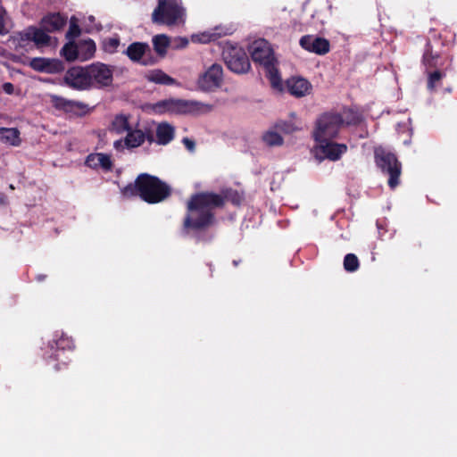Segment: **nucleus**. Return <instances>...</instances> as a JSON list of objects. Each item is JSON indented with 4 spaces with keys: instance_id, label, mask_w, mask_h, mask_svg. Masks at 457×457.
Masks as SVG:
<instances>
[{
    "instance_id": "nucleus-36",
    "label": "nucleus",
    "mask_w": 457,
    "mask_h": 457,
    "mask_svg": "<svg viewBox=\"0 0 457 457\" xmlns=\"http://www.w3.org/2000/svg\"><path fill=\"white\" fill-rule=\"evenodd\" d=\"M97 155L98 167H101L107 171L111 170L113 165L111 156L104 153H97Z\"/></svg>"
},
{
    "instance_id": "nucleus-17",
    "label": "nucleus",
    "mask_w": 457,
    "mask_h": 457,
    "mask_svg": "<svg viewBox=\"0 0 457 457\" xmlns=\"http://www.w3.org/2000/svg\"><path fill=\"white\" fill-rule=\"evenodd\" d=\"M319 143V151L325 158L330 161H337L347 151L345 144L332 142L330 139L316 140Z\"/></svg>"
},
{
    "instance_id": "nucleus-29",
    "label": "nucleus",
    "mask_w": 457,
    "mask_h": 457,
    "mask_svg": "<svg viewBox=\"0 0 457 457\" xmlns=\"http://www.w3.org/2000/svg\"><path fill=\"white\" fill-rule=\"evenodd\" d=\"M61 54L68 62L79 60V49L77 44L73 41L66 43L61 50Z\"/></svg>"
},
{
    "instance_id": "nucleus-5",
    "label": "nucleus",
    "mask_w": 457,
    "mask_h": 457,
    "mask_svg": "<svg viewBox=\"0 0 457 457\" xmlns=\"http://www.w3.org/2000/svg\"><path fill=\"white\" fill-rule=\"evenodd\" d=\"M75 345L73 339L64 333L56 332L52 341L48 343V351L46 352V359L56 361L54 368L55 370H61L66 367L70 361L67 352L73 351Z\"/></svg>"
},
{
    "instance_id": "nucleus-26",
    "label": "nucleus",
    "mask_w": 457,
    "mask_h": 457,
    "mask_svg": "<svg viewBox=\"0 0 457 457\" xmlns=\"http://www.w3.org/2000/svg\"><path fill=\"white\" fill-rule=\"evenodd\" d=\"M428 73L427 87L429 91H435L441 80L446 76L445 70L426 71Z\"/></svg>"
},
{
    "instance_id": "nucleus-25",
    "label": "nucleus",
    "mask_w": 457,
    "mask_h": 457,
    "mask_svg": "<svg viewBox=\"0 0 457 457\" xmlns=\"http://www.w3.org/2000/svg\"><path fill=\"white\" fill-rule=\"evenodd\" d=\"M146 79L150 82H154L155 84L160 85H174L177 83L175 79L171 78L162 70L152 71L146 76Z\"/></svg>"
},
{
    "instance_id": "nucleus-40",
    "label": "nucleus",
    "mask_w": 457,
    "mask_h": 457,
    "mask_svg": "<svg viewBox=\"0 0 457 457\" xmlns=\"http://www.w3.org/2000/svg\"><path fill=\"white\" fill-rule=\"evenodd\" d=\"M80 32H81V30L78 24L71 23L69 30L66 34V37H70V38H74V37H79L80 35Z\"/></svg>"
},
{
    "instance_id": "nucleus-10",
    "label": "nucleus",
    "mask_w": 457,
    "mask_h": 457,
    "mask_svg": "<svg viewBox=\"0 0 457 457\" xmlns=\"http://www.w3.org/2000/svg\"><path fill=\"white\" fill-rule=\"evenodd\" d=\"M60 85L76 91L90 90L87 66H73L69 68L65 71Z\"/></svg>"
},
{
    "instance_id": "nucleus-7",
    "label": "nucleus",
    "mask_w": 457,
    "mask_h": 457,
    "mask_svg": "<svg viewBox=\"0 0 457 457\" xmlns=\"http://www.w3.org/2000/svg\"><path fill=\"white\" fill-rule=\"evenodd\" d=\"M153 112L156 114H188L198 110V103L195 101L169 98L161 100L151 105Z\"/></svg>"
},
{
    "instance_id": "nucleus-32",
    "label": "nucleus",
    "mask_w": 457,
    "mask_h": 457,
    "mask_svg": "<svg viewBox=\"0 0 457 457\" xmlns=\"http://www.w3.org/2000/svg\"><path fill=\"white\" fill-rule=\"evenodd\" d=\"M33 42L37 45H47L50 42V37L46 31L41 27V29L32 26Z\"/></svg>"
},
{
    "instance_id": "nucleus-24",
    "label": "nucleus",
    "mask_w": 457,
    "mask_h": 457,
    "mask_svg": "<svg viewBox=\"0 0 457 457\" xmlns=\"http://www.w3.org/2000/svg\"><path fill=\"white\" fill-rule=\"evenodd\" d=\"M145 141V137L144 136V131L141 129H129L127 132V136L125 137V145L128 148H136L144 144Z\"/></svg>"
},
{
    "instance_id": "nucleus-27",
    "label": "nucleus",
    "mask_w": 457,
    "mask_h": 457,
    "mask_svg": "<svg viewBox=\"0 0 457 457\" xmlns=\"http://www.w3.org/2000/svg\"><path fill=\"white\" fill-rule=\"evenodd\" d=\"M130 126L128 116L124 114H118L113 118L110 129L117 134H123L128 132Z\"/></svg>"
},
{
    "instance_id": "nucleus-41",
    "label": "nucleus",
    "mask_w": 457,
    "mask_h": 457,
    "mask_svg": "<svg viewBox=\"0 0 457 457\" xmlns=\"http://www.w3.org/2000/svg\"><path fill=\"white\" fill-rule=\"evenodd\" d=\"M225 35V33H223ZM222 36V33L220 32H214L212 34H203L202 37L200 38V41L203 43H207L211 40H215L218 37H220Z\"/></svg>"
},
{
    "instance_id": "nucleus-31",
    "label": "nucleus",
    "mask_w": 457,
    "mask_h": 457,
    "mask_svg": "<svg viewBox=\"0 0 457 457\" xmlns=\"http://www.w3.org/2000/svg\"><path fill=\"white\" fill-rule=\"evenodd\" d=\"M262 140L269 146H279L284 142L280 134L273 130H269L264 133L262 136Z\"/></svg>"
},
{
    "instance_id": "nucleus-44",
    "label": "nucleus",
    "mask_w": 457,
    "mask_h": 457,
    "mask_svg": "<svg viewBox=\"0 0 457 457\" xmlns=\"http://www.w3.org/2000/svg\"><path fill=\"white\" fill-rule=\"evenodd\" d=\"M144 136L145 137V140H147L149 144H152L154 141L156 142V140L154 139V135L150 129L144 131Z\"/></svg>"
},
{
    "instance_id": "nucleus-33",
    "label": "nucleus",
    "mask_w": 457,
    "mask_h": 457,
    "mask_svg": "<svg viewBox=\"0 0 457 457\" xmlns=\"http://www.w3.org/2000/svg\"><path fill=\"white\" fill-rule=\"evenodd\" d=\"M360 267L358 257L354 253H347L344 258V268L348 272H354Z\"/></svg>"
},
{
    "instance_id": "nucleus-20",
    "label": "nucleus",
    "mask_w": 457,
    "mask_h": 457,
    "mask_svg": "<svg viewBox=\"0 0 457 457\" xmlns=\"http://www.w3.org/2000/svg\"><path fill=\"white\" fill-rule=\"evenodd\" d=\"M66 24L65 19L60 13H51L45 16L40 22L46 32L60 30Z\"/></svg>"
},
{
    "instance_id": "nucleus-37",
    "label": "nucleus",
    "mask_w": 457,
    "mask_h": 457,
    "mask_svg": "<svg viewBox=\"0 0 457 457\" xmlns=\"http://www.w3.org/2000/svg\"><path fill=\"white\" fill-rule=\"evenodd\" d=\"M270 72V79L273 87H281V79L278 73V71L274 69L273 65L270 68H267Z\"/></svg>"
},
{
    "instance_id": "nucleus-6",
    "label": "nucleus",
    "mask_w": 457,
    "mask_h": 457,
    "mask_svg": "<svg viewBox=\"0 0 457 457\" xmlns=\"http://www.w3.org/2000/svg\"><path fill=\"white\" fill-rule=\"evenodd\" d=\"M223 60L231 71L245 74L249 71L251 63L245 51L237 46L228 44L222 51Z\"/></svg>"
},
{
    "instance_id": "nucleus-30",
    "label": "nucleus",
    "mask_w": 457,
    "mask_h": 457,
    "mask_svg": "<svg viewBox=\"0 0 457 457\" xmlns=\"http://www.w3.org/2000/svg\"><path fill=\"white\" fill-rule=\"evenodd\" d=\"M32 31V26H29L23 31L17 32L12 37L17 42V46L25 47L29 42H33Z\"/></svg>"
},
{
    "instance_id": "nucleus-50",
    "label": "nucleus",
    "mask_w": 457,
    "mask_h": 457,
    "mask_svg": "<svg viewBox=\"0 0 457 457\" xmlns=\"http://www.w3.org/2000/svg\"><path fill=\"white\" fill-rule=\"evenodd\" d=\"M436 41L437 43H440L442 46H444V44L440 42V39H439V38H436Z\"/></svg>"
},
{
    "instance_id": "nucleus-14",
    "label": "nucleus",
    "mask_w": 457,
    "mask_h": 457,
    "mask_svg": "<svg viewBox=\"0 0 457 457\" xmlns=\"http://www.w3.org/2000/svg\"><path fill=\"white\" fill-rule=\"evenodd\" d=\"M223 80V69L220 64L213 63L199 78L198 86L204 91H212L219 87Z\"/></svg>"
},
{
    "instance_id": "nucleus-3",
    "label": "nucleus",
    "mask_w": 457,
    "mask_h": 457,
    "mask_svg": "<svg viewBox=\"0 0 457 457\" xmlns=\"http://www.w3.org/2000/svg\"><path fill=\"white\" fill-rule=\"evenodd\" d=\"M157 6L152 12V21L168 27L185 22L186 9L181 0H157Z\"/></svg>"
},
{
    "instance_id": "nucleus-2",
    "label": "nucleus",
    "mask_w": 457,
    "mask_h": 457,
    "mask_svg": "<svg viewBox=\"0 0 457 457\" xmlns=\"http://www.w3.org/2000/svg\"><path fill=\"white\" fill-rule=\"evenodd\" d=\"M121 194L127 198L139 196L145 203L154 204L167 199L171 195V188L158 177L141 173L134 183L121 188Z\"/></svg>"
},
{
    "instance_id": "nucleus-8",
    "label": "nucleus",
    "mask_w": 457,
    "mask_h": 457,
    "mask_svg": "<svg viewBox=\"0 0 457 457\" xmlns=\"http://www.w3.org/2000/svg\"><path fill=\"white\" fill-rule=\"evenodd\" d=\"M344 124V120L339 113H324L318 121L314 131L315 140L332 139L336 137Z\"/></svg>"
},
{
    "instance_id": "nucleus-11",
    "label": "nucleus",
    "mask_w": 457,
    "mask_h": 457,
    "mask_svg": "<svg viewBox=\"0 0 457 457\" xmlns=\"http://www.w3.org/2000/svg\"><path fill=\"white\" fill-rule=\"evenodd\" d=\"M124 53L131 62L143 66H152L158 62V58L145 42H133L129 45Z\"/></svg>"
},
{
    "instance_id": "nucleus-39",
    "label": "nucleus",
    "mask_w": 457,
    "mask_h": 457,
    "mask_svg": "<svg viewBox=\"0 0 457 457\" xmlns=\"http://www.w3.org/2000/svg\"><path fill=\"white\" fill-rule=\"evenodd\" d=\"M97 153L88 154L86 158L85 164L92 169L99 168L97 163Z\"/></svg>"
},
{
    "instance_id": "nucleus-18",
    "label": "nucleus",
    "mask_w": 457,
    "mask_h": 457,
    "mask_svg": "<svg viewBox=\"0 0 457 457\" xmlns=\"http://www.w3.org/2000/svg\"><path fill=\"white\" fill-rule=\"evenodd\" d=\"M443 55L440 51L435 50L434 46L430 40L426 43L425 50L422 55V63L426 71L432 69L440 70L439 67L444 65Z\"/></svg>"
},
{
    "instance_id": "nucleus-43",
    "label": "nucleus",
    "mask_w": 457,
    "mask_h": 457,
    "mask_svg": "<svg viewBox=\"0 0 457 457\" xmlns=\"http://www.w3.org/2000/svg\"><path fill=\"white\" fill-rule=\"evenodd\" d=\"M183 143L184 145H186V147L189 150V151H193L195 149V144L193 140L187 138V137H185L183 138Z\"/></svg>"
},
{
    "instance_id": "nucleus-38",
    "label": "nucleus",
    "mask_w": 457,
    "mask_h": 457,
    "mask_svg": "<svg viewBox=\"0 0 457 457\" xmlns=\"http://www.w3.org/2000/svg\"><path fill=\"white\" fill-rule=\"evenodd\" d=\"M276 129L286 134H290L296 129L291 121H279L276 124Z\"/></svg>"
},
{
    "instance_id": "nucleus-23",
    "label": "nucleus",
    "mask_w": 457,
    "mask_h": 457,
    "mask_svg": "<svg viewBox=\"0 0 457 457\" xmlns=\"http://www.w3.org/2000/svg\"><path fill=\"white\" fill-rule=\"evenodd\" d=\"M79 60L87 61L92 58L96 53V44L93 39L79 41L78 44Z\"/></svg>"
},
{
    "instance_id": "nucleus-42",
    "label": "nucleus",
    "mask_w": 457,
    "mask_h": 457,
    "mask_svg": "<svg viewBox=\"0 0 457 457\" xmlns=\"http://www.w3.org/2000/svg\"><path fill=\"white\" fill-rule=\"evenodd\" d=\"M3 90L7 95H12L14 92V86L11 82H5L3 84Z\"/></svg>"
},
{
    "instance_id": "nucleus-46",
    "label": "nucleus",
    "mask_w": 457,
    "mask_h": 457,
    "mask_svg": "<svg viewBox=\"0 0 457 457\" xmlns=\"http://www.w3.org/2000/svg\"><path fill=\"white\" fill-rule=\"evenodd\" d=\"M7 204V196L4 193H0V205H6Z\"/></svg>"
},
{
    "instance_id": "nucleus-15",
    "label": "nucleus",
    "mask_w": 457,
    "mask_h": 457,
    "mask_svg": "<svg viewBox=\"0 0 457 457\" xmlns=\"http://www.w3.org/2000/svg\"><path fill=\"white\" fill-rule=\"evenodd\" d=\"M299 44L304 50L319 55L326 54L330 50V44L328 39L313 35L303 36Z\"/></svg>"
},
{
    "instance_id": "nucleus-47",
    "label": "nucleus",
    "mask_w": 457,
    "mask_h": 457,
    "mask_svg": "<svg viewBox=\"0 0 457 457\" xmlns=\"http://www.w3.org/2000/svg\"><path fill=\"white\" fill-rule=\"evenodd\" d=\"M212 239V236L206 237L205 235H197L196 240L197 241H210Z\"/></svg>"
},
{
    "instance_id": "nucleus-21",
    "label": "nucleus",
    "mask_w": 457,
    "mask_h": 457,
    "mask_svg": "<svg viewBox=\"0 0 457 457\" xmlns=\"http://www.w3.org/2000/svg\"><path fill=\"white\" fill-rule=\"evenodd\" d=\"M174 128L167 123L162 122L156 128V143L161 145H166L174 138Z\"/></svg>"
},
{
    "instance_id": "nucleus-28",
    "label": "nucleus",
    "mask_w": 457,
    "mask_h": 457,
    "mask_svg": "<svg viewBox=\"0 0 457 457\" xmlns=\"http://www.w3.org/2000/svg\"><path fill=\"white\" fill-rule=\"evenodd\" d=\"M0 139L12 145L20 144V132L15 128H0Z\"/></svg>"
},
{
    "instance_id": "nucleus-45",
    "label": "nucleus",
    "mask_w": 457,
    "mask_h": 457,
    "mask_svg": "<svg viewBox=\"0 0 457 457\" xmlns=\"http://www.w3.org/2000/svg\"><path fill=\"white\" fill-rule=\"evenodd\" d=\"M7 29H5L4 17L0 14V35L7 34Z\"/></svg>"
},
{
    "instance_id": "nucleus-22",
    "label": "nucleus",
    "mask_w": 457,
    "mask_h": 457,
    "mask_svg": "<svg viewBox=\"0 0 457 457\" xmlns=\"http://www.w3.org/2000/svg\"><path fill=\"white\" fill-rule=\"evenodd\" d=\"M154 50L157 54V58H164L167 54L170 41L168 36L164 34L156 35L152 39Z\"/></svg>"
},
{
    "instance_id": "nucleus-9",
    "label": "nucleus",
    "mask_w": 457,
    "mask_h": 457,
    "mask_svg": "<svg viewBox=\"0 0 457 457\" xmlns=\"http://www.w3.org/2000/svg\"><path fill=\"white\" fill-rule=\"evenodd\" d=\"M90 89H102L110 87L113 80V71L105 63L95 62L87 65Z\"/></svg>"
},
{
    "instance_id": "nucleus-35",
    "label": "nucleus",
    "mask_w": 457,
    "mask_h": 457,
    "mask_svg": "<svg viewBox=\"0 0 457 457\" xmlns=\"http://www.w3.org/2000/svg\"><path fill=\"white\" fill-rule=\"evenodd\" d=\"M120 46L119 37H108L103 42V48L106 53L113 54Z\"/></svg>"
},
{
    "instance_id": "nucleus-4",
    "label": "nucleus",
    "mask_w": 457,
    "mask_h": 457,
    "mask_svg": "<svg viewBox=\"0 0 457 457\" xmlns=\"http://www.w3.org/2000/svg\"><path fill=\"white\" fill-rule=\"evenodd\" d=\"M374 161L377 167L388 175L387 184L391 189H395L400 184L402 174V163L397 156L382 146L375 147Z\"/></svg>"
},
{
    "instance_id": "nucleus-51",
    "label": "nucleus",
    "mask_w": 457,
    "mask_h": 457,
    "mask_svg": "<svg viewBox=\"0 0 457 457\" xmlns=\"http://www.w3.org/2000/svg\"><path fill=\"white\" fill-rule=\"evenodd\" d=\"M118 144H120V142H119V141H116V142H115V144H114V145H115V146H117V145H118Z\"/></svg>"
},
{
    "instance_id": "nucleus-34",
    "label": "nucleus",
    "mask_w": 457,
    "mask_h": 457,
    "mask_svg": "<svg viewBox=\"0 0 457 457\" xmlns=\"http://www.w3.org/2000/svg\"><path fill=\"white\" fill-rule=\"evenodd\" d=\"M344 123H345L348 126L358 125L361 121V115L352 109H348L347 111H345L344 112Z\"/></svg>"
},
{
    "instance_id": "nucleus-16",
    "label": "nucleus",
    "mask_w": 457,
    "mask_h": 457,
    "mask_svg": "<svg viewBox=\"0 0 457 457\" xmlns=\"http://www.w3.org/2000/svg\"><path fill=\"white\" fill-rule=\"evenodd\" d=\"M29 66L36 71L54 74L64 70V64L58 59L45 57L32 58Z\"/></svg>"
},
{
    "instance_id": "nucleus-1",
    "label": "nucleus",
    "mask_w": 457,
    "mask_h": 457,
    "mask_svg": "<svg viewBox=\"0 0 457 457\" xmlns=\"http://www.w3.org/2000/svg\"><path fill=\"white\" fill-rule=\"evenodd\" d=\"M242 199L241 195L232 188L223 189L221 194L208 191L194 194L187 204V214L184 219L183 227L194 231L204 230L215 221L212 210L223 208L226 202L238 206Z\"/></svg>"
},
{
    "instance_id": "nucleus-49",
    "label": "nucleus",
    "mask_w": 457,
    "mask_h": 457,
    "mask_svg": "<svg viewBox=\"0 0 457 457\" xmlns=\"http://www.w3.org/2000/svg\"><path fill=\"white\" fill-rule=\"evenodd\" d=\"M9 188H10L11 190H14V188H15V187H14V186H13L12 184H10V185H9Z\"/></svg>"
},
{
    "instance_id": "nucleus-13",
    "label": "nucleus",
    "mask_w": 457,
    "mask_h": 457,
    "mask_svg": "<svg viewBox=\"0 0 457 457\" xmlns=\"http://www.w3.org/2000/svg\"><path fill=\"white\" fill-rule=\"evenodd\" d=\"M249 50L252 60L254 62H258L265 68H270L273 65V51L267 40L259 39L253 41Z\"/></svg>"
},
{
    "instance_id": "nucleus-19",
    "label": "nucleus",
    "mask_w": 457,
    "mask_h": 457,
    "mask_svg": "<svg viewBox=\"0 0 457 457\" xmlns=\"http://www.w3.org/2000/svg\"><path fill=\"white\" fill-rule=\"evenodd\" d=\"M287 91L294 96L302 97L310 93L311 83L301 77H292L287 80Z\"/></svg>"
},
{
    "instance_id": "nucleus-12",
    "label": "nucleus",
    "mask_w": 457,
    "mask_h": 457,
    "mask_svg": "<svg viewBox=\"0 0 457 457\" xmlns=\"http://www.w3.org/2000/svg\"><path fill=\"white\" fill-rule=\"evenodd\" d=\"M50 102L54 109L77 117H84L94 110V107H89L83 102L70 100L56 95L50 96Z\"/></svg>"
},
{
    "instance_id": "nucleus-48",
    "label": "nucleus",
    "mask_w": 457,
    "mask_h": 457,
    "mask_svg": "<svg viewBox=\"0 0 457 457\" xmlns=\"http://www.w3.org/2000/svg\"><path fill=\"white\" fill-rule=\"evenodd\" d=\"M241 262H242V261H241L240 259H239V260H234V261L232 262V264H233L235 267H237Z\"/></svg>"
}]
</instances>
